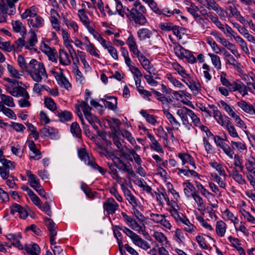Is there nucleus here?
Segmentation results:
<instances>
[{
    "instance_id": "1",
    "label": "nucleus",
    "mask_w": 255,
    "mask_h": 255,
    "mask_svg": "<svg viewBox=\"0 0 255 255\" xmlns=\"http://www.w3.org/2000/svg\"><path fill=\"white\" fill-rule=\"evenodd\" d=\"M27 72L33 80L37 83L41 82L43 79H46L48 78L44 64L34 59L30 61Z\"/></svg>"
},
{
    "instance_id": "2",
    "label": "nucleus",
    "mask_w": 255,
    "mask_h": 255,
    "mask_svg": "<svg viewBox=\"0 0 255 255\" xmlns=\"http://www.w3.org/2000/svg\"><path fill=\"white\" fill-rule=\"evenodd\" d=\"M143 13L136 8H131L126 16L130 21H133L135 24L143 25L147 22L145 16L143 14Z\"/></svg>"
},
{
    "instance_id": "3",
    "label": "nucleus",
    "mask_w": 255,
    "mask_h": 255,
    "mask_svg": "<svg viewBox=\"0 0 255 255\" xmlns=\"http://www.w3.org/2000/svg\"><path fill=\"white\" fill-rule=\"evenodd\" d=\"M3 166L0 167V174L3 179H7L9 177V169L14 168V163L10 160L3 158L1 160Z\"/></svg>"
},
{
    "instance_id": "4",
    "label": "nucleus",
    "mask_w": 255,
    "mask_h": 255,
    "mask_svg": "<svg viewBox=\"0 0 255 255\" xmlns=\"http://www.w3.org/2000/svg\"><path fill=\"white\" fill-rule=\"evenodd\" d=\"M119 206V204L113 198H108L103 204V208L108 214H114Z\"/></svg>"
},
{
    "instance_id": "5",
    "label": "nucleus",
    "mask_w": 255,
    "mask_h": 255,
    "mask_svg": "<svg viewBox=\"0 0 255 255\" xmlns=\"http://www.w3.org/2000/svg\"><path fill=\"white\" fill-rule=\"evenodd\" d=\"M176 207L178 208V206L177 203L174 202L171 206L172 208L170 209V212L174 219L177 222L180 221L183 224L189 223V220L186 217L183 216L182 214H181V215L179 214V212L177 211V209L175 208Z\"/></svg>"
},
{
    "instance_id": "6",
    "label": "nucleus",
    "mask_w": 255,
    "mask_h": 255,
    "mask_svg": "<svg viewBox=\"0 0 255 255\" xmlns=\"http://www.w3.org/2000/svg\"><path fill=\"white\" fill-rule=\"evenodd\" d=\"M44 21L43 18L37 14L35 16L32 17V18H28L27 19L29 26L35 30L42 27L44 25Z\"/></svg>"
},
{
    "instance_id": "7",
    "label": "nucleus",
    "mask_w": 255,
    "mask_h": 255,
    "mask_svg": "<svg viewBox=\"0 0 255 255\" xmlns=\"http://www.w3.org/2000/svg\"><path fill=\"white\" fill-rule=\"evenodd\" d=\"M174 50L176 56L180 58H192L194 59L193 56L191 55V53L189 50L185 49L179 44L176 45L174 48Z\"/></svg>"
},
{
    "instance_id": "8",
    "label": "nucleus",
    "mask_w": 255,
    "mask_h": 255,
    "mask_svg": "<svg viewBox=\"0 0 255 255\" xmlns=\"http://www.w3.org/2000/svg\"><path fill=\"white\" fill-rule=\"evenodd\" d=\"M26 175L28 177V182L30 186L34 189L40 188V184L39 180L37 178L36 175L32 174L30 170L26 171Z\"/></svg>"
},
{
    "instance_id": "9",
    "label": "nucleus",
    "mask_w": 255,
    "mask_h": 255,
    "mask_svg": "<svg viewBox=\"0 0 255 255\" xmlns=\"http://www.w3.org/2000/svg\"><path fill=\"white\" fill-rule=\"evenodd\" d=\"M101 101L104 102L106 107L112 110H115L117 108V98L115 97H107V99H101Z\"/></svg>"
},
{
    "instance_id": "10",
    "label": "nucleus",
    "mask_w": 255,
    "mask_h": 255,
    "mask_svg": "<svg viewBox=\"0 0 255 255\" xmlns=\"http://www.w3.org/2000/svg\"><path fill=\"white\" fill-rule=\"evenodd\" d=\"M108 124L111 129L114 132V134H120L121 130L120 128L121 121L116 118H112L108 121Z\"/></svg>"
},
{
    "instance_id": "11",
    "label": "nucleus",
    "mask_w": 255,
    "mask_h": 255,
    "mask_svg": "<svg viewBox=\"0 0 255 255\" xmlns=\"http://www.w3.org/2000/svg\"><path fill=\"white\" fill-rule=\"evenodd\" d=\"M237 105L242 110L249 114L253 115L255 113V107L244 100L238 102Z\"/></svg>"
},
{
    "instance_id": "12",
    "label": "nucleus",
    "mask_w": 255,
    "mask_h": 255,
    "mask_svg": "<svg viewBox=\"0 0 255 255\" xmlns=\"http://www.w3.org/2000/svg\"><path fill=\"white\" fill-rule=\"evenodd\" d=\"M40 132L42 136L53 138L55 136L57 133V131L52 127L49 126H45L40 130Z\"/></svg>"
},
{
    "instance_id": "13",
    "label": "nucleus",
    "mask_w": 255,
    "mask_h": 255,
    "mask_svg": "<svg viewBox=\"0 0 255 255\" xmlns=\"http://www.w3.org/2000/svg\"><path fill=\"white\" fill-rule=\"evenodd\" d=\"M44 222L46 226L50 232V234L52 236H56L57 227L53 220L48 218H45Z\"/></svg>"
},
{
    "instance_id": "14",
    "label": "nucleus",
    "mask_w": 255,
    "mask_h": 255,
    "mask_svg": "<svg viewBox=\"0 0 255 255\" xmlns=\"http://www.w3.org/2000/svg\"><path fill=\"white\" fill-rule=\"evenodd\" d=\"M147 136L149 138L151 143L150 145V147L151 149L159 152V153H163V150L162 148L159 143L155 139L153 135L151 134L148 133L147 134Z\"/></svg>"
},
{
    "instance_id": "15",
    "label": "nucleus",
    "mask_w": 255,
    "mask_h": 255,
    "mask_svg": "<svg viewBox=\"0 0 255 255\" xmlns=\"http://www.w3.org/2000/svg\"><path fill=\"white\" fill-rule=\"evenodd\" d=\"M178 156L182 160V164L183 165L186 163H189L192 165L193 168H196V166L193 158L188 153H180L178 154Z\"/></svg>"
},
{
    "instance_id": "16",
    "label": "nucleus",
    "mask_w": 255,
    "mask_h": 255,
    "mask_svg": "<svg viewBox=\"0 0 255 255\" xmlns=\"http://www.w3.org/2000/svg\"><path fill=\"white\" fill-rule=\"evenodd\" d=\"M50 21L52 24L53 28L56 30L58 31L60 30V25L58 23V20L56 16H58L57 11L54 9H51L50 10Z\"/></svg>"
},
{
    "instance_id": "17",
    "label": "nucleus",
    "mask_w": 255,
    "mask_h": 255,
    "mask_svg": "<svg viewBox=\"0 0 255 255\" xmlns=\"http://www.w3.org/2000/svg\"><path fill=\"white\" fill-rule=\"evenodd\" d=\"M230 175L239 184H245L246 182L243 176L239 173V171L235 168L233 169Z\"/></svg>"
},
{
    "instance_id": "18",
    "label": "nucleus",
    "mask_w": 255,
    "mask_h": 255,
    "mask_svg": "<svg viewBox=\"0 0 255 255\" xmlns=\"http://www.w3.org/2000/svg\"><path fill=\"white\" fill-rule=\"evenodd\" d=\"M163 112L170 123L175 128L178 129L180 126V124L177 121L172 114L166 110H163Z\"/></svg>"
},
{
    "instance_id": "19",
    "label": "nucleus",
    "mask_w": 255,
    "mask_h": 255,
    "mask_svg": "<svg viewBox=\"0 0 255 255\" xmlns=\"http://www.w3.org/2000/svg\"><path fill=\"white\" fill-rule=\"evenodd\" d=\"M60 63L63 65H69L71 63V60L67 52L64 50H59Z\"/></svg>"
},
{
    "instance_id": "20",
    "label": "nucleus",
    "mask_w": 255,
    "mask_h": 255,
    "mask_svg": "<svg viewBox=\"0 0 255 255\" xmlns=\"http://www.w3.org/2000/svg\"><path fill=\"white\" fill-rule=\"evenodd\" d=\"M198 2L206 6L207 9L214 11L219 6L215 0H200Z\"/></svg>"
},
{
    "instance_id": "21",
    "label": "nucleus",
    "mask_w": 255,
    "mask_h": 255,
    "mask_svg": "<svg viewBox=\"0 0 255 255\" xmlns=\"http://www.w3.org/2000/svg\"><path fill=\"white\" fill-rule=\"evenodd\" d=\"M25 250L30 255H39L40 252L39 247L36 244L25 246Z\"/></svg>"
},
{
    "instance_id": "22",
    "label": "nucleus",
    "mask_w": 255,
    "mask_h": 255,
    "mask_svg": "<svg viewBox=\"0 0 255 255\" xmlns=\"http://www.w3.org/2000/svg\"><path fill=\"white\" fill-rule=\"evenodd\" d=\"M226 231V225L222 220L217 222L216 226V231L217 235L220 237L224 236Z\"/></svg>"
},
{
    "instance_id": "23",
    "label": "nucleus",
    "mask_w": 255,
    "mask_h": 255,
    "mask_svg": "<svg viewBox=\"0 0 255 255\" xmlns=\"http://www.w3.org/2000/svg\"><path fill=\"white\" fill-rule=\"evenodd\" d=\"M78 16H79L81 22L87 28L91 26V21L89 19L88 16L86 14L84 9H79L78 10Z\"/></svg>"
},
{
    "instance_id": "24",
    "label": "nucleus",
    "mask_w": 255,
    "mask_h": 255,
    "mask_svg": "<svg viewBox=\"0 0 255 255\" xmlns=\"http://www.w3.org/2000/svg\"><path fill=\"white\" fill-rule=\"evenodd\" d=\"M78 155L81 160L86 163L92 156H90L85 147H81L78 149Z\"/></svg>"
},
{
    "instance_id": "25",
    "label": "nucleus",
    "mask_w": 255,
    "mask_h": 255,
    "mask_svg": "<svg viewBox=\"0 0 255 255\" xmlns=\"http://www.w3.org/2000/svg\"><path fill=\"white\" fill-rule=\"evenodd\" d=\"M56 79L58 84L61 85V86H63L67 89L71 87V85L68 80L63 75L62 73L58 74L56 77Z\"/></svg>"
},
{
    "instance_id": "26",
    "label": "nucleus",
    "mask_w": 255,
    "mask_h": 255,
    "mask_svg": "<svg viewBox=\"0 0 255 255\" xmlns=\"http://www.w3.org/2000/svg\"><path fill=\"white\" fill-rule=\"evenodd\" d=\"M152 32L147 28H141L137 31V35L140 40H144L151 37Z\"/></svg>"
},
{
    "instance_id": "27",
    "label": "nucleus",
    "mask_w": 255,
    "mask_h": 255,
    "mask_svg": "<svg viewBox=\"0 0 255 255\" xmlns=\"http://www.w3.org/2000/svg\"><path fill=\"white\" fill-rule=\"evenodd\" d=\"M116 9L119 15L122 17H124L125 15H127V13L129 9L126 6H123L122 2L119 0H116Z\"/></svg>"
},
{
    "instance_id": "28",
    "label": "nucleus",
    "mask_w": 255,
    "mask_h": 255,
    "mask_svg": "<svg viewBox=\"0 0 255 255\" xmlns=\"http://www.w3.org/2000/svg\"><path fill=\"white\" fill-rule=\"evenodd\" d=\"M70 130L73 135L78 138L81 137L82 134L81 130L77 123L74 122L71 124Z\"/></svg>"
},
{
    "instance_id": "29",
    "label": "nucleus",
    "mask_w": 255,
    "mask_h": 255,
    "mask_svg": "<svg viewBox=\"0 0 255 255\" xmlns=\"http://www.w3.org/2000/svg\"><path fill=\"white\" fill-rule=\"evenodd\" d=\"M0 10L2 13L0 16V22H5L6 21V14L7 13L6 5L3 0H0Z\"/></svg>"
},
{
    "instance_id": "30",
    "label": "nucleus",
    "mask_w": 255,
    "mask_h": 255,
    "mask_svg": "<svg viewBox=\"0 0 255 255\" xmlns=\"http://www.w3.org/2000/svg\"><path fill=\"white\" fill-rule=\"evenodd\" d=\"M184 109L187 111L188 116L191 118L194 125L197 126L200 123V119L191 110L185 107H184Z\"/></svg>"
},
{
    "instance_id": "31",
    "label": "nucleus",
    "mask_w": 255,
    "mask_h": 255,
    "mask_svg": "<svg viewBox=\"0 0 255 255\" xmlns=\"http://www.w3.org/2000/svg\"><path fill=\"white\" fill-rule=\"evenodd\" d=\"M78 108H79L80 111V108L82 109L84 116L91 113V108L88 105L86 102L82 101L79 105H76V110H77Z\"/></svg>"
},
{
    "instance_id": "32",
    "label": "nucleus",
    "mask_w": 255,
    "mask_h": 255,
    "mask_svg": "<svg viewBox=\"0 0 255 255\" xmlns=\"http://www.w3.org/2000/svg\"><path fill=\"white\" fill-rule=\"evenodd\" d=\"M227 124H226L225 127L227 130L228 131L229 134L233 137H238V133L235 128V127L231 123V122H227Z\"/></svg>"
},
{
    "instance_id": "33",
    "label": "nucleus",
    "mask_w": 255,
    "mask_h": 255,
    "mask_svg": "<svg viewBox=\"0 0 255 255\" xmlns=\"http://www.w3.org/2000/svg\"><path fill=\"white\" fill-rule=\"evenodd\" d=\"M0 99L3 104L8 107H13L15 106L13 98L10 96L1 94L0 95Z\"/></svg>"
},
{
    "instance_id": "34",
    "label": "nucleus",
    "mask_w": 255,
    "mask_h": 255,
    "mask_svg": "<svg viewBox=\"0 0 255 255\" xmlns=\"http://www.w3.org/2000/svg\"><path fill=\"white\" fill-rule=\"evenodd\" d=\"M57 115L59 117V120L62 122L70 120L72 118L71 113L67 111L57 112Z\"/></svg>"
},
{
    "instance_id": "35",
    "label": "nucleus",
    "mask_w": 255,
    "mask_h": 255,
    "mask_svg": "<svg viewBox=\"0 0 255 255\" xmlns=\"http://www.w3.org/2000/svg\"><path fill=\"white\" fill-rule=\"evenodd\" d=\"M133 243L144 250H147L150 248L148 243L146 241L142 239L139 236L133 242Z\"/></svg>"
},
{
    "instance_id": "36",
    "label": "nucleus",
    "mask_w": 255,
    "mask_h": 255,
    "mask_svg": "<svg viewBox=\"0 0 255 255\" xmlns=\"http://www.w3.org/2000/svg\"><path fill=\"white\" fill-rule=\"evenodd\" d=\"M211 176L212 180L218 183L221 188H222L223 189L226 188V183L224 182V180H223L221 177H220L217 174L212 173Z\"/></svg>"
},
{
    "instance_id": "37",
    "label": "nucleus",
    "mask_w": 255,
    "mask_h": 255,
    "mask_svg": "<svg viewBox=\"0 0 255 255\" xmlns=\"http://www.w3.org/2000/svg\"><path fill=\"white\" fill-rule=\"evenodd\" d=\"M184 184L186 185V188L184 189V192L188 198L191 196L192 193H190L191 192L192 193L197 192L195 187L190 182H187Z\"/></svg>"
},
{
    "instance_id": "38",
    "label": "nucleus",
    "mask_w": 255,
    "mask_h": 255,
    "mask_svg": "<svg viewBox=\"0 0 255 255\" xmlns=\"http://www.w3.org/2000/svg\"><path fill=\"white\" fill-rule=\"evenodd\" d=\"M177 114L180 117L182 120L183 124L187 125L189 124L188 120V114L187 111L183 109H179L177 111Z\"/></svg>"
},
{
    "instance_id": "39",
    "label": "nucleus",
    "mask_w": 255,
    "mask_h": 255,
    "mask_svg": "<svg viewBox=\"0 0 255 255\" xmlns=\"http://www.w3.org/2000/svg\"><path fill=\"white\" fill-rule=\"evenodd\" d=\"M153 237L158 242L161 243L162 245L166 244L168 243L166 237L161 232H155L153 235Z\"/></svg>"
},
{
    "instance_id": "40",
    "label": "nucleus",
    "mask_w": 255,
    "mask_h": 255,
    "mask_svg": "<svg viewBox=\"0 0 255 255\" xmlns=\"http://www.w3.org/2000/svg\"><path fill=\"white\" fill-rule=\"evenodd\" d=\"M17 62L19 66L22 70L25 71L26 72L28 70L29 64L27 65L25 58L21 55L18 56Z\"/></svg>"
},
{
    "instance_id": "41",
    "label": "nucleus",
    "mask_w": 255,
    "mask_h": 255,
    "mask_svg": "<svg viewBox=\"0 0 255 255\" xmlns=\"http://www.w3.org/2000/svg\"><path fill=\"white\" fill-rule=\"evenodd\" d=\"M219 146L224 150L226 154L231 158L233 157L234 152L232 151L231 147L225 142L219 143Z\"/></svg>"
},
{
    "instance_id": "42",
    "label": "nucleus",
    "mask_w": 255,
    "mask_h": 255,
    "mask_svg": "<svg viewBox=\"0 0 255 255\" xmlns=\"http://www.w3.org/2000/svg\"><path fill=\"white\" fill-rule=\"evenodd\" d=\"M209 55L211 57L212 64L217 69H220L221 68V62L220 57L214 54L209 53Z\"/></svg>"
},
{
    "instance_id": "43",
    "label": "nucleus",
    "mask_w": 255,
    "mask_h": 255,
    "mask_svg": "<svg viewBox=\"0 0 255 255\" xmlns=\"http://www.w3.org/2000/svg\"><path fill=\"white\" fill-rule=\"evenodd\" d=\"M173 67L183 78H185L189 77V75L186 73L185 70L179 64L173 63Z\"/></svg>"
},
{
    "instance_id": "44",
    "label": "nucleus",
    "mask_w": 255,
    "mask_h": 255,
    "mask_svg": "<svg viewBox=\"0 0 255 255\" xmlns=\"http://www.w3.org/2000/svg\"><path fill=\"white\" fill-rule=\"evenodd\" d=\"M88 165L90 166L92 168L94 169L98 170L102 174H105V170L102 167L99 166L94 161V158L92 157L86 163Z\"/></svg>"
},
{
    "instance_id": "45",
    "label": "nucleus",
    "mask_w": 255,
    "mask_h": 255,
    "mask_svg": "<svg viewBox=\"0 0 255 255\" xmlns=\"http://www.w3.org/2000/svg\"><path fill=\"white\" fill-rule=\"evenodd\" d=\"M25 45V40L22 37L19 38L15 41L14 44L12 45V48L14 51H18L20 50Z\"/></svg>"
},
{
    "instance_id": "46",
    "label": "nucleus",
    "mask_w": 255,
    "mask_h": 255,
    "mask_svg": "<svg viewBox=\"0 0 255 255\" xmlns=\"http://www.w3.org/2000/svg\"><path fill=\"white\" fill-rule=\"evenodd\" d=\"M7 69L12 77L16 79L20 78L21 75L19 73L18 71L15 69L13 66L7 64Z\"/></svg>"
},
{
    "instance_id": "47",
    "label": "nucleus",
    "mask_w": 255,
    "mask_h": 255,
    "mask_svg": "<svg viewBox=\"0 0 255 255\" xmlns=\"http://www.w3.org/2000/svg\"><path fill=\"white\" fill-rule=\"evenodd\" d=\"M77 114L81 121V124L83 126V128L84 130L85 133L86 134H88V133L89 134L90 133V131L89 129V127L88 125L85 124L82 114L81 111L79 110V108L77 110Z\"/></svg>"
},
{
    "instance_id": "48",
    "label": "nucleus",
    "mask_w": 255,
    "mask_h": 255,
    "mask_svg": "<svg viewBox=\"0 0 255 255\" xmlns=\"http://www.w3.org/2000/svg\"><path fill=\"white\" fill-rule=\"evenodd\" d=\"M28 147L30 150H31L33 153L35 154L34 156L30 155L31 158H35L36 156L37 155H39L41 153L39 150L36 149L35 147V144L34 142L32 140H29L28 141Z\"/></svg>"
},
{
    "instance_id": "49",
    "label": "nucleus",
    "mask_w": 255,
    "mask_h": 255,
    "mask_svg": "<svg viewBox=\"0 0 255 255\" xmlns=\"http://www.w3.org/2000/svg\"><path fill=\"white\" fill-rule=\"evenodd\" d=\"M98 151L101 155L105 156L108 158L112 157L114 156V153L112 151H109L106 148H103L101 146L98 147Z\"/></svg>"
},
{
    "instance_id": "50",
    "label": "nucleus",
    "mask_w": 255,
    "mask_h": 255,
    "mask_svg": "<svg viewBox=\"0 0 255 255\" xmlns=\"http://www.w3.org/2000/svg\"><path fill=\"white\" fill-rule=\"evenodd\" d=\"M220 103L222 106L223 107V108L225 109V110L227 112V113L230 116L232 117L234 114H236L233 110V107L228 105L225 102H224V101H221L220 102Z\"/></svg>"
},
{
    "instance_id": "51",
    "label": "nucleus",
    "mask_w": 255,
    "mask_h": 255,
    "mask_svg": "<svg viewBox=\"0 0 255 255\" xmlns=\"http://www.w3.org/2000/svg\"><path fill=\"white\" fill-rule=\"evenodd\" d=\"M6 1V7H9L11 9L7 13L9 15H12L15 12V8L14 7V3L16 2L18 0H5Z\"/></svg>"
},
{
    "instance_id": "52",
    "label": "nucleus",
    "mask_w": 255,
    "mask_h": 255,
    "mask_svg": "<svg viewBox=\"0 0 255 255\" xmlns=\"http://www.w3.org/2000/svg\"><path fill=\"white\" fill-rule=\"evenodd\" d=\"M180 13L181 11L178 9H174L173 10H171L169 9V8L166 7L162 10V13L168 17L171 16V15H174L175 13L179 14Z\"/></svg>"
},
{
    "instance_id": "53",
    "label": "nucleus",
    "mask_w": 255,
    "mask_h": 255,
    "mask_svg": "<svg viewBox=\"0 0 255 255\" xmlns=\"http://www.w3.org/2000/svg\"><path fill=\"white\" fill-rule=\"evenodd\" d=\"M44 102L46 107L50 110L54 111L56 109V104L51 98H45Z\"/></svg>"
},
{
    "instance_id": "54",
    "label": "nucleus",
    "mask_w": 255,
    "mask_h": 255,
    "mask_svg": "<svg viewBox=\"0 0 255 255\" xmlns=\"http://www.w3.org/2000/svg\"><path fill=\"white\" fill-rule=\"evenodd\" d=\"M220 41L222 43L223 45L226 47L228 49L230 50L233 54H235L233 48L234 47V45L230 43L223 37L219 38Z\"/></svg>"
},
{
    "instance_id": "55",
    "label": "nucleus",
    "mask_w": 255,
    "mask_h": 255,
    "mask_svg": "<svg viewBox=\"0 0 255 255\" xmlns=\"http://www.w3.org/2000/svg\"><path fill=\"white\" fill-rule=\"evenodd\" d=\"M123 232L125 233L131 239L133 242L139 236L133 231L125 227H124Z\"/></svg>"
},
{
    "instance_id": "56",
    "label": "nucleus",
    "mask_w": 255,
    "mask_h": 255,
    "mask_svg": "<svg viewBox=\"0 0 255 255\" xmlns=\"http://www.w3.org/2000/svg\"><path fill=\"white\" fill-rule=\"evenodd\" d=\"M198 11L199 8L194 3L187 10V11L196 19L200 16L198 14Z\"/></svg>"
},
{
    "instance_id": "57",
    "label": "nucleus",
    "mask_w": 255,
    "mask_h": 255,
    "mask_svg": "<svg viewBox=\"0 0 255 255\" xmlns=\"http://www.w3.org/2000/svg\"><path fill=\"white\" fill-rule=\"evenodd\" d=\"M123 137L126 138L131 144L134 145L136 143V141L134 138L132 136L131 134L127 130H125L123 131H121V132Z\"/></svg>"
},
{
    "instance_id": "58",
    "label": "nucleus",
    "mask_w": 255,
    "mask_h": 255,
    "mask_svg": "<svg viewBox=\"0 0 255 255\" xmlns=\"http://www.w3.org/2000/svg\"><path fill=\"white\" fill-rule=\"evenodd\" d=\"M86 50L91 55H92L96 57H98V58L100 57L99 54L96 51L97 49L93 45V44H92L91 43H90V44L86 45Z\"/></svg>"
},
{
    "instance_id": "59",
    "label": "nucleus",
    "mask_w": 255,
    "mask_h": 255,
    "mask_svg": "<svg viewBox=\"0 0 255 255\" xmlns=\"http://www.w3.org/2000/svg\"><path fill=\"white\" fill-rule=\"evenodd\" d=\"M166 76L167 78L174 86L178 88L183 87V84L175 78L173 77L171 74H167Z\"/></svg>"
},
{
    "instance_id": "60",
    "label": "nucleus",
    "mask_w": 255,
    "mask_h": 255,
    "mask_svg": "<svg viewBox=\"0 0 255 255\" xmlns=\"http://www.w3.org/2000/svg\"><path fill=\"white\" fill-rule=\"evenodd\" d=\"M151 90L155 94L157 99L161 101L163 104L169 103L168 99L165 97L161 93L155 91L153 89H151Z\"/></svg>"
},
{
    "instance_id": "61",
    "label": "nucleus",
    "mask_w": 255,
    "mask_h": 255,
    "mask_svg": "<svg viewBox=\"0 0 255 255\" xmlns=\"http://www.w3.org/2000/svg\"><path fill=\"white\" fill-rule=\"evenodd\" d=\"M164 215L151 213L150 214V219L156 223H160L164 219Z\"/></svg>"
},
{
    "instance_id": "62",
    "label": "nucleus",
    "mask_w": 255,
    "mask_h": 255,
    "mask_svg": "<svg viewBox=\"0 0 255 255\" xmlns=\"http://www.w3.org/2000/svg\"><path fill=\"white\" fill-rule=\"evenodd\" d=\"M13 30L16 32H21L24 28L22 23L19 20H16L12 23Z\"/></svg>"
},
{
    "instance_id": "63",
    "label": "nucleus",
    "mask_w": 255,
    "mask_h": 255,
    "mask_svg": "<svg viewBox=\"0 0 255 255\" xmlns=\"http://www.w3.org/2000/svg\"><path fill=\"white\" fill-rule=\"evenodd\" d=\"M29 196L31 200L36 206L40 209H42V204L40 203V200L39 198L34 193V192H32L31 194L29 195Z\"/></svg>"
},
{
    "instance_id": "64",
    "label": "nucleus",
    "mask_w": 255,
    "mask_h": 255,
    "mask_svg": "<svg viewBox=\"0 0 255 255\" xmlns=\"http://www.w3.org/2000/svg\"><path fill=\"white\" fill-rule=\"evenodd\" d=\"M249 174L248 179L250 180L251 184L255 189V168H252L250 170Z\"/></svg>"
}]
</instances>
